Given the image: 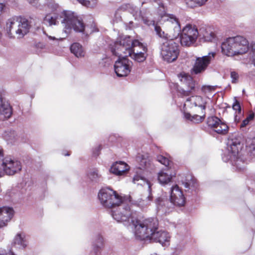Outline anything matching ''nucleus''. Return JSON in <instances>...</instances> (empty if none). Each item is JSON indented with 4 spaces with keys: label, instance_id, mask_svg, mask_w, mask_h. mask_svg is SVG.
Returning <instances> with one entry per match:
<instances>
[{
    "label": "nucleus",
    "instance_id": "nucleus-1",
    "mask_svg": "<svg viewBox=\"0 0 255 255\" xmlns=\"http://www.w3.org/2000/svg\"><path fill=\"white\" fill-rule=\"evenodd\" d=\"M135 224L136 238L149 242H158L163 246L169 245L170 236L168 233L158 230V221L155 218H147Z\"/></svg>",
    "mask_w": 255,
    "mask_h": 255
},
{
    "label": "nucleus",
    "instance_id": "nucleus-2",
    "mask_svg": "<svg viewBox=\"0 0 255 255\" xmlns=\"http://www.w3.org/2000/svg\"><path fill=\"white\" fill-rule=\"evenodd\" d=\"M185 203V198L181 189L177 185L172 186L170 190V200L167 198L166 193L155 199V204L158 213L163 214L169 213L173 206L181 207Z\"/></svg>",
    "mask_w": 255,
    "mask_h": 255
},
{
    "label": "nucleus",
    "instance_id": "nucleus-3",
    "mask_svg": "<svg viewBox=\"0 0 255 255\" xmlns=\"http://www.w3.org/2000/svg\"><path fill=\"white\" fill-rule=\"evenodd\" d=\"M222 52L228 56H233L246 53L249 49V42L242 36H236L227 39L222 44Z\"/></svg>",
    "mask_w": 255,
    "mask_h": 255
},
{
    "label": "nucleus",
    "instance_id": "nucleus-4",
    "mask_svg": "<svg viewBox=\"0 0 255 255\" xmlns=\"http://www.w3.org/2000/svg\"><path fill=\"white\" fill-rule=\"evenodd\" d=\"M242 148L241 138L237 135H232L228 139L227 150L223 156V160L225 162H230L239 170H242L241 165L243 162L239 158V151Z\"/></svg>",
    "mask_w": 255,
    "mask_h": 255
},
{
    "label": "nucleus",
    "instance_id": "nucleus-5",
    "mask_svg": "<svg viewBox=\"0 0 255 255\" xmlns=\"http://www.w3.org/2000/svg\"><path fill=\"white\" fill-rule=\"evenodd\" d=\"M61 17L63 18L62 23L65 24L67 29H73L76 32H82L86 35L97 31L95 24L92 23L90 27L85 26L83 21L71 11H63Z\"/></svg>",
    "mask_w": 255,
    "mask_h": 255
},
{
    "label": "nucleus",
    "instance_id": "nucleus-6",
    "mask_svg": "<svg viewBox=\"0 0 255 255\" xmlns=\"http://www.w3.org/2000/svg\"><path fill=\"white\" fill-rule=\"evenodd\" d=\"M206 100L201 96H192L188 98L184 104V107L186 108V110L188 108L193 109L195 112L203 115L195 114L191 116L189 113L185 112V118L194 123L201 122L204 119Z\"/></svg>",
    "mask_w": 255,
    "mask_h": 255
},
{
    "label": "nucleus",
    "instance_id": "nucleus-7",
    "mask_svg": "<svg viewBox=\"0 0 255 255\" xmlns=\"http://www.w3.org/2000/svg\"><path fill=\"white\" fill-rule=\"evenodd\" d=\"M29 28L28 20L21 17L10 18L6 24V30L10 38L14 37V34L18 38L23 37L28 32Z\"/></svg>",
    "mask_w": 255,
    "mask_h": 255
},
{
    "label": "nucleus",
    "instance_id": "nucleus-8",
    "mask_svg": "<svg viewBox=\"0 0 255 255\" xmlns=\"http://www.w3.org/2000/svg\"><path fill=\"white\" fill-rule=\"evenodd\" d=\"M111 215L118 222L123 223L127 226L131 223L134 227V232L135 231L134 222L142 221L135 219L129 207L124 204L123 202L115 209L114 208L112 209Z\"/></svg>",
    "mask_w": 255,
    "mask_h": 255
},
{
    "label": "nucleus",
    "instance_id": "nucleus-9",
    "mask_svg": "<svg viewBox=\"0 0 255 255\" xmlns=\"http://www.w3.org/2000/svg\"><path fill=\"white\" fill-rule=\"evenodd\" d=\"M98 197L101 204L107 208L115 209L123 201L122 197L110 188L101 189L98 194Z\"/></svg>",
    "mask_w": 255,
    "mask_h": 255
},
{
    "label": "nucleus",
    "instance_id": "nucleus-10",
    "mask_svg": "<svg viewBox=\"0 0 255 255\" xmlns=\"http://www.w3.org/2000/svg\"><path fill=\"white\" fill-rule=\"evenodd\" d=\"M134 40L128 35L119 36L115 41L114 46L112 48L113 54L119 57H128L131 51L130 49Z\"/></svg>",
    "mask_w": 255,
    "mask_h": 255
},
{
    "label": "nucleus",
    "instance_id": "nucleus-11",
    "mask_svg": "<svg viewBox=\"0 0 255 255\" xmlns=\"http://www.w3.org/2000/svg\"><path fill=\"white\" fill-rule=\"evenodd\" d=\"M200 30H198L195 25L187 24L181 30L179 34L180 35V42L182 45L190 46L196 41L198 37L199 38Z\"/></svg>",
    "mask_w": 255,
    "mask_h": 255
},
{
    "label": "nucleus",
    "instance_id": "nucleus-12",
    "mask_svg": "<svg viewBox=\"0 0 255 255\" xmlns=\"http://www.w3.org/2000/svg\"><path fill=\"white\" fill-rule=\"evenodd\" d=\"M178 44L172 40L164 42L161 45L160 54L165 61L171 63L175 61L179 55Z\"/></svg>",
    "mask_w": 255,
    "mask_h": 255
},
{
    "label": "nucleus",
    "instance_id": "nucleus-13",
    "mask_svg": "<svg viewBox=\"0 0 255 255\" xmlns=\"http://www.w3.org/2000/svg\"><path fill=\"white\" fill-rule=\"evenodd\" d=\"M133 182L137 185L142 186L146 185L148 189V195H142L140 198L136 201L135 204L140 208H144L150 205L152 200L151 195V184L143 176L139 175H135L133 178Z\"/></svg>",
    "mask_w": 255,
    "mask_h": 255
},
{
    "label": "nucleus",
    "instance_id": "nucleus-14",
    "mask_svg": "<svg viewBox=\"0 0 255 255\" xmlns=\"http://www.w3.org/2000/svg\"><path fill=\"white\" fill-rule=\"evenodd\" d=\"M178 77L183 85L181 89L178 90V95L182 97L189 95L195 87L194 82L192 77L184 72L180 73Z\"/></svg>",
    "mask_w": 255,
    "mask_h": 255
},
{
    "label": "nucleus",
    "instance_id": "nucleus-15",
    "mask_svg": "<svg viewBox=\"0 0 255 255\" xmlns=\"http://www.w3.org/2000/svg\"><path fill=\"white\" fill-rule=\"evenodd\" d=\"M132 62L126 57H120L114 65V69L119 77L127 76L130 72Z\"/></svg>",
    "mask_w": 255,
    "mask_h": 255
},
{
    "label": "nucleus",
    "instance_id": "nucleus-16",
    "mask_svg": "<svg viewBox=\"0 0 255 255\" xmlns=\"http://www.w3.org/2000/svg\"><path fill=\"white\" fill-rule=\"evenodd\" d=\"M208 126L214 131L221 135L226 134L229 131L227 124L217 117H209L207 121Z\"/></svg>",
    "mask_w": 255,
    "mask_h": 255
},
{
    "label": "nucleus",
    "instance_id": "nucleus-17",
    "mask_svg": "<svg viewBox=\"0 0 255 255\" xmlns=\"http://www.w3.org/2000/svg\"><path fill=\"white\" fill-rule=\"evenodd\" d=\"M1 166L3 172L8 175H12L21 169L20 162L9 156L3 159Z\"/></svg>",
    "mask_w": 255,
    "mask_h": 255
},
{
    "label": "nucleus",
    "instance_id": "nucleus-18",
    "mask_svg": "<svg viewBox=\"0 0 255 255\" xmlns=\"http://www.w3.org/2000/svg\"><path fill=\"white\" fill-rule=\"evenodd\" d=\"M215 55V53L210 52L208 55L197 58L193 68V72L197 74L205 71L211 61L214 58Z\"/></svg>",
    "mask_w": 255,
    "mask_h": 255
},
{
    "label": "nucleus",
    "instance_id": "nucleus-19",
    "mask_svg": "<svg viewBox=\"0 0 255 255\" xmlns=\"http://www.w3.org/2000/svg\"><path fill=\"white\" fill-rule=\"evenodd\" d=\"M199 39L201 41L213 42L219 39L217 32L210 27L200 29Z\"/></svg>",
    "mask_w": 255,
    "mask_h": 255
},
{
    "label": "nucleus",
    "instance_id": "nucleus-20",
    "mask_svg": "<svg viewBox=\"0 0 255 255\" xmlns=\"http://www.w3.org/2000/svg\"><path fill=\"white\" fill-rule=\"evenodd\" d=\"M14 211L12 208L2 207L0 208V228L7 225V224L12 219Z\"/></svg>",
    "mask_w": 255,
    "mask_h": 255
},
{
    "label": "nucleus",
    "instance_id": "nucleus-21",
    "mask_svg": "<svg viewBox=\"0 0 255 255\" xmlns=\"http://www.w3.org/2000/svg\"><path fill=\"white\" fill-rule=\"evenodd\" d=\"M163 20L170 22L173 28V37L176 38L179 36L181 32V27L178 19L172 14L165 13L161 16Z\"/></svg>",
    "mask_w": 255,
    "mask_h": 255
},
{
    "label": "nucleus",
    "instance_id": "nucleus-22",
    "mask_svg": "<svg viewBox=\"0 0 255 255\" xmlns=\"http://www.w3.org/2000/svg\"><path fill=\"white\" fill-rule=\"evenodd\" d=\"M11 114L12 109L10 104L0 96V120L8 119Z\"/></svg>",
    "mask_w": 255,
    "mask_h": 255
},
{
    "label": "nucleus",
    "instance_id": "nucleus-23",
    "mask_svg": "<svg viewBox=\"0 0 255 255\" xmlns=\"http://www.w3.org/2000/svg\"><path fill=\"white\" fill-rule=\"evenodd\" d=\"M12 247L18 249H24L28 245L25 235L22 233H18L13 239Z\"/></svg>",
    "mask_w": 255,
    "mask_h": 255
},
{
    "label": "nucleus",
    "instance_id": "nucleus-24",
    "mask_svg": "<svg viewBox=\"0 0 255 255\" xmlns=\"http://www.w3.org/2000/svg\"><path fill=\"white\" fill-rule=\"evenodd\" d=\"M129 169V166L124 162L119 161L114 163L111 167L110 171L117 175H122Z\"/></svg>",
    "mask_w": 255,
    "mask_h": 255
},
{
    "label": "nucleus",
    "instance_id": "nucleus-25",
    "mask_svg": "<svg viewBox=\"0 0 255 255\" xmlns=\"http://www.w3.org/2000/svg\"><path fill=\"white\" fill-rule=\"evenodd\" d=\"M172 176L168 170H161L158 173L157 179L160 184L165 185L171 181Z\"/></svg>",
    "mask_w": 255,
    "mask_h": 255
},
{
    "label": "nucleus",
    "instance_id": "nucleus-26",
    "mask_svg": "<svg viewBox=\"0 0 255 255\" xmlns=\"http://www.w3.org/2000/svg\"><path fill=\"white\" fill-rule=\"evenodd\" d=\"M135 49V52H132L131 54L128 55V56L130 57L134 60L138 62H142L144 61L146 58V52H145V50L142 49V52L138 51Z\"/></svg>",
    "mask_w": 255,
    "mask_h": 255
},
{
    "label": "nucleus",
    "instance_id": "nucleus-27",
    "mask_svg": "<svg viewBox=\"0 0 255 255\" xmlns=\"http://www.w3.org/2000/svg\"><path fill=\"white\" fill-rule=\"evenodd\" d=\"M71 51L77 57H83L85 55V52L82 46L78 43L72 44L70 47Z\"/></svg>",
    "mask_w": 255,
    "mask_h": 255
},
{
    "label": "nucleus",
    "instance_id": "nucleus-28",
    "mask_svg": "<svg viewBox=\"0 0 255 255\" xmlns=\"http://www.w3.org/2000/svg\"><path fill=\"white\" fill-rule=\"evenodd\" d=\"M3 137L8 144L14 143L17 139V134L14 130L5 131L3 134Z\"/></svg>",
    "mask_w": 255,
    "mask_h": 255
},
{
    "label": "nucleus",
    "instance_id": "nucleus-29",
    "mask_svg": "<svg viewBox=\"0 0 255 255\" xmlns=\"http://www.w3.org/2000/svg\"><path fill=\"white\" fill-rule=\"evenodd\" d=\"M135 49H137L136 50H138V51L141 52H142V49H143L145 50V52L147 53V49L146 46H145L139 41L134 39L133 43H132V47L130 49V51H131L130 52V54H131L132 52H135Z\"/></svg>",
    "mask_w": 255,
    "mask_h": 255
},
{
    "label": "nucleus",
    "instance_id": "nucleus-30",
    "mask_svg": "<svg viewBox=\"0 0 255 255\" xmlns=\"http://www.w3.org/2000/svg\"><path fill=\"white\" fill-rule=\"evenodd\" d=\"M43 23L48 26L56 25L58 23L57 17L56 16H52L50 14H47L43 19Z\"/></svg>",
    "mask_w": 255,
    "mask_h": 255
},
{
    "label": "nucleus",
    "instance_id": "nucleus-31",
    "mask_svg": "<svg viewBox=\"0 0 255 255\" xmlns=\"http://www.w3.org/2000/svg\"><path fill=\"white\" fill-rule=\"evenodd\" d=\"M186 182L183 183L185 188L194 189L197 187V181L194 177H190L189 179H186Z\"/></svg>",
    "mask_w": 255,
    "mask_h": 255
},
{
    "label": "nucleus",
    "instance_id": "nucleus-32",
    "mask_svg": "<svg viewBox=\"0 0 255 255\" xmlns=\"http://www.w3.org/2000/svg\"><path fill=\"white\" fill-rule=\"evenodd\" d=\"M247 146L248 148L251 155L255 156V138L248 140Z\"/></svg>",
    "mask_w": 255,
    "mask_h": 255
},
{
    "label": "nucleus",
    "instance_id": "nucleus-33",
    "mask_svg": "<svg viewBox=\"0 0 255 255\" xmlns=\"http://www.w3.org/2000/svg\"><path fill=\"white\" fill-rule=\"evenodd\" d=\"M88 177L92 181L97 182L101 177V175L98 173L97 169H93L88 173Z\"/></svg>",
    "mask_w": 255,
    "mask_h": 255
},
{
    "label": "nucleus",
    "instance_id": "nucleus-34",
    "mask_svg": "<svg viewBox=\"0 0 255 255\" xmlns=\"http://www.w3.org/2000/svg\"><path fill=\"white\" fill-rule=\"evenodd\" d=\"M83 5L93 7L96 5V0H76Z\"/></svg>",
    "mask_w": 255,
    "mask_h": 255
},
{
    "label": "nucleus",
    "instance_id": "nucleus-35",
    "mask_svg": "<svg viewBox=\"0 0 255 255\" xmlns=\"http://www.w3.org/2000/svg\"><path fill=\"white\" fill-rule=\"evenodd\" d=\"M154 30L156 32V34L160 37L166 39L167 38V34H166L164 31H162L161 27L158 25H155L154 27Z\"/></svg>",
    "mask_w": 255,
    "mask_h": 255
},
{
    "label": "nucleus",
    "instance_id": "nucleus-36",
    "mask_svg": "<svg viewBox=\"0 0 255 255\" xmlns=\"http://www.w3.org/2000/svg\"><path fill=\"white\" fill-rule=\"evenodd\" d=\"M157 160L158 162L161 163L162 164L164 165L165 166H167L170 165V160L167 158L162 155H158L157 156Z\"/></svg>",
    "mask_w": 255,
    "mask_h": 255
},
{
    "label": "nucleus",
    "instance_id": "nucleus-37",
    "mask_svg": "<svg viewBox=\"0 0 255 255\" xmlns=\"http://www.w3.org/2000/svg\"><path fill=\"white\" fill-rule=\"evenodd\" d=\"M254 117H255V115L254 113H252V114H250L247 118L246 119H245L242 123L241 126H240V128H243L244 127H245L246 126H247L249 122L253 120L254 118Z\"/></svg>",
    "mask_w": 255,
    "mask_h": 255
},
{
    "label": "nucleus",
    "instance_id": "nucleus-38",
    "mask_svg": "<svg viewBox=\"0 0 255 255\" xmlns=\"http://www.w3.org/2000/svg\"><path fill=\"white\" fill-rule=\"evenodd\" d=\"M191 4H188L190 5L191 6H201L204 5L207 0H190Z\"/></svg>",
    "mask_w": 255,
    "mask_h": 255
},
{
    "label": "nucleus",
    "instance_id": "nucleus-39",
    "mask_svg": "<svg viewBox=\"0 0 255 255\" xmlns=\"http://www.w3.org/2000/svg\"><path fill=\"white\" fill-rule=\"evenodd\" d=\"M48 7L50 9V10L52 12L57 11L59 8L58 4L55 3L54 1H51L48 3Z\"/></svg>",
    "mask_w": 255,
    "mask_h": 255
},
{
    "label": "nucleus",
    "instance_id": "nucleus-40",
    "mask_svg": "<svg viewBox=\"0 0 255 255\" xmlns=\"http://www.w3.org/2000/svg\"><path fill=\"white\" fill-rule=\"evenodd\" d=\"M252 51L250 53V60L255 66V42L251 45Z\"/></svg>",
    "mask_w": 255,
    "mask_h": 255
},
{
    "label": "nucleus",
    "instance_id": "nucleus-41",
    "mask_svg": "<svg viewBox=\"0 0 255 255\" xmlns=\"http://www.w3.org/2000/svg\"><path fill=\"white\" fill-rule=\"evenodd\" d=\"M232 108L236 112L238 113H242L240 103L236 99H235V101L233 104Z\"/></svg>",
    "mask_w": 255,
    "mask_h": 255
},
{
    "label": "nucleus",
    "instance_id": "nucleus-42",
    "mask_svg": "<svg viewBox=\"0 0 255 255\" xmlns=\"http://www.w3.org/2000/svg\"><path fill=\"white\" fill-rule=\"evenodd\" d=\"M103 243H104L103 238L101 236H98L97 237L96 241L95 246L98 248H100L103 246Z\"/></svg>",
    "mask_w": 255,
    "mask_h": 255
},
{
    "label": "nucleus",
    "instance_id": "nucleus-43",
    "mask_svg": "<svg viewBox=\"0 0 255 255\" xmlns=\"http://www.w3.org/2000/svg\"><path fill=\"white\" fill-rule=\"evenodd\" d=\"M215 87L212 86H204L202 88V90L205 94H207L212 91H215Z\"/></svg>",
    "mask_w": 255,
    "mask_h": 255
},
{
    "label": "nucleus",
    "instance_id": "nucleus-44",
    "mask_svg": "<svg viewBox=\"0 0 255 255\" xmlns=\"http://www.w3.org/2000/svg\"><path fill=\"white\" fill-rule=\"evenodd\" d=\"M0 255H16L12 250L6 251L4 249H0Z\"/></svg>",
    "mask_w": 255,
    "mask_h": 255
},
{
    "label": "nucleus",
    "instance_id": "nucleus-45",
    "mask_svg": "<svg viewBox=\"0 0 255 255\" xmlns=\"http://www.w3.org/2000/svg\"><path fill=\"white\" fill-rule=\"evenodd\" d=\"M231 77L232 78V82L234 83H236L238 81V80L239 78V75L236 72H232L231 73Z\"/></svg>",
    "mask_w": 255,
    "mask_h": 255
},
{
    "label": "nucleus",
    "instance_id": "nucleus-46",
    "mask_svg": "<svg viewBox=\"0 0 255 255\" xmlns=\"http://www.w3.org/2000/svg\"><path fill=\"white\" fill-rule=\"evenodd\" d=\"M243 116V113H238L237 112H235V117H234V120L235 122L236 123H238L240 121L241 119L242 118Z\"/></svg>",
    "mask_w": 255,
    "mask_h": 255
},
{
    "label": "nucleus",
    "instance_id": "nucleus-47",
    "mask_svg": "<svg viewBox=\"0 0 255 255\" xmlns=\"http://www.w3.org/2000/svg\"><path fill=\"white\" fill-rule=\"evenodd\" d=\"M31 5L37 7L38 6V0H26Z\"/></svg>",
    "mask_w": 255,
    "mask_h": 255
},
{
    "label": "nucleus",
    "instance_id": "nucleus-48",
    "mask_svg": "<svg viewBox=\"0 0 255 255\" xmlns=\"http://www.w3.org/2000/svg\"><path fill=\"white\" fill-rule=\"evenodd\" d=\"M143 22L148 25H154V22L152 20H147V19H143Z\"/></svg>",
    "mask_w": 255,
    "mask_h": 255
},
{
    "label": "nucleus",
    "instance_id": "nucleus-49",
    "mask_svg": "<svg viewBox=\"0 0 255 255\" xmlns=\"http://www.w3.org/2000/svg\"><path fill=\"white\" fill-rule=\"evenodd\" d=\"M141 165L142 164H144V166H145V168H147L148 167V165L149 164V163L148 162L147 163L146 160L145 159H143L141 161Z\"/></svg>",
    "mask_w": 255,
    "mask_h": 255
},
{
    "label": "nucleus",
    "instance_id": "nucleus-50",
    "mask_svg": "<svg viewBox=\"0 0 255 255\" xmlns=\"http://www.w3.org/2000/svg\"><path fill=\"white\" fill-rule=\"evenodd\" d=\"M3 8L4 5L2 3H0V14L2 13Z\"/></svg>",
    "mask_w": 255,
    "mask_h": 255
},
{
    "label": "nucleus",
    "instance_id": "nucleus-51",
    "mask_svg": "<svg viewBox=\"0 0 255 255\" xmlns=\"http://www.w3.org/2000/svg\"><path fill=\"white\" fill-rule=\"evenodd\" d=\"M3 157V149L2 147L0 146V157Z\"/></svg>",
    "mask_w": 255,
    "mask_h": 255
},
{
    "label": "nucleus",
    "instance_id": "nucleus-52",
    "mask_svg": "<svg viewBox=\"0 0 255 255\" xmlns=\"http://www.w3.org/2000/svg\"><path fill=\"white\" fill-rule=\"evenodd\" d=\"M48 38L50 40H58V39L56 38L55 37H53V36H48Z\"/></svg>",
    "mask_w": 255,
    "mask_h": 255
},
{
    "label": "nucleus",
    "instance_id": "nucleus-53",
    "mask_svg": "<svg viewBox=\"0 0 255 255\" xmlns=\"http://www.w3.org/2000/svg\"><path fill=\"white\" fill-rule=\"evenodd\" d=\"M4 174V172L0 170V177H2Z\"/></svg>",
    "mask_w": 255,
    "mask_h": 255
},
{
    "label": "nucleus",
    "instance_id": "nucleus-54",
    "mask_svg": "<svg viewBox=\"0 0 255 255\" xmlns=\"http://www.w3.org/2000/svg\"><path fill=\"white\" fill-rule=\"evenodd\" d=\"M151 255H157L156 254L154 253V254H152Z\"/></svg>",
    "mask_w": 255,
    "mask_h": 255
},
{
    "label": "nucleus",
    "instance_id": "nucleus-55",
    "mask_svg": "<svg viewBox=\"0 0 255 255\" xmlns=\"http://www.w3.org/2000/svg\"><path fill=\"white\" fill-rule=\"evenodd\" d=\"M65 155H67V156H68V155H69V154H68V153H67V154H65Z\"/></svg>",
    "mask_w": 255,
    "mask_h": 255
}]
</instances>
